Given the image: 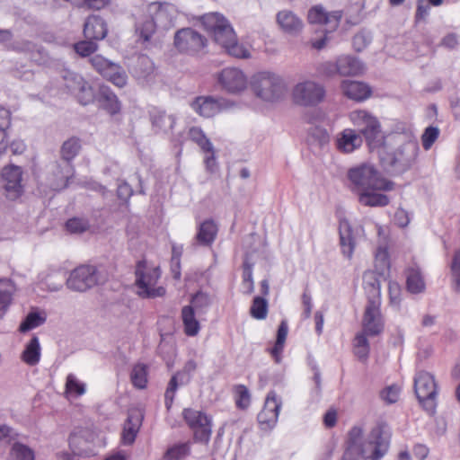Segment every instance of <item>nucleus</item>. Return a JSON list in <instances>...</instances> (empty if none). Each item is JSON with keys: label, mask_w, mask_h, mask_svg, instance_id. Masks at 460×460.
Here are the masks:
<instances>
[{"label": "nucleus", "mask_w": 460, "mask_h": 460, "mask_svg": "<svg viewBox=\"0 0 460 460\" xmlns=\"http://www.w3.org/2000/svg\"><path fill=\"white\" fill-rule=\"evenodd\" d=\"M22 169L19 166H5L2 171V178L4 181V188L6 196L10 199L19 198L22 193Z\"/></svg>", "instance_id": "6ab92c4d"}, {"label": "nucleus", "mask_w": 460, "mask_h": 460, "mask_svg": "<svg viewBox=\"0 0 460 460\" xmlns=\"http://www.w3.org/2000/svg\"><path fill=\"white\" fill-rule=\"evenodd\" d=\"M107 24L99 15L89 16L84 26V34L87 40H100L106 37Z\"/></svg>", "instance_id": "bb28decb"}, {"label": "nucleus", "mask_w": 460, "mask_h": 460, "mask_svg": "<svg viewBox=\"0 0 460 460\" xmlns=\"http://www.w3.org/2000/svg\"><path fill=\"white\" fill-rule=\"evenodd\" d=\"M90 62L92 66L96 69L98 73L102 75L104 70L107 68L109 64L111 63L110 60L106 59L104 57L101 55H95L93 58H91Z\"/></svg>", "instance_id": "0e129e2a"}, {"label": "nucleus", "mask_w": 460, "mask_h": 460, "mask_svg": "<svg viewBox=\"0 0 460 460\" xmlns=\"http://www.w3.org/2000/svg\"><path fill=\"white\" fill-rule=\"evenodd\" d=\"M188 137L197 144L202 152L213 151V145L203 130L199 127H190L187 132Z\"/></svg>", "instance_id": "ea45409f"}, {"label": "nucleus", "mask_w": 460, "mask_h": 460, "mask_svg": "<svg viewBox=\"0 0 460 460\" xmlns=\"http://www.w3.org/2000/svg\"><path fill=\"white\" fill-rule=\"evenodd\" d=\"M319 71L322 75L326 76H333L337 74L340 75L338 59L336 60V62L327 61L321 64Z\"/></svg>", "instance_id": "680f3d73"}, {"label": "nucleus", "mask_w": 460, "mask_h": 460, "mask_svg": "<svg viewBox=\"0 0 460 460\" xmlns=\"http://www.w3.org/2000/svg\"><path fill=\"white\" fill-rule=\"evenodd\" d=\"M235 404L237 408L245 410L249 407L251 402V395L247 387L243 385L235 386Z\"/></svg>", "instance_id": "864d4df0"}, {"label": "nucleus", "mask_w": 460, "mask_h": 460, "mask_svg": "<svg viewBox=\"0 0 460 460\" xmlns=\"http://www.w3.org/2000/svg\"><path fill=\"white\" fill-rule=\"evenodd\" d=\"M356 232L347 219L340 221V244L342 254L350 259L356 247Z\"/></svg>", "instance_id": "4be33fe9"}, {"label": "nucleus", "mask_w": 460, "mask_h": 460, "mask_svg": "<svg viewBox=\"0 0 460 460\" xmlns=\"http://www.w3.org/2000/svg\"><path fill=\"white\" fill-rule=\"evenodd\" d=\"M211 304V298L208 294L204 292L196 293L191 298V306L198 310H203Z\"/></svg>", "instance_id": "bf43d9fd"}, {"label": "nucleus", "mask_w": 460, "mask_h": 460, "mask_svg": "<svg viewBox=\"0 0 460 460\" xmlns=\"http://www.w3.org/2000/svg\"><path fill=\"white\" fill-rule=\"evenodd\" d=\"M183 419L188 426L193 430L194 440L208 444L212 433V420L206 413L194 409H184Z\"/></svg>", "instance_id": "ddd939ff"}, {"label": "nucleus", "mask_w": 460, "mask_h": 460, "mask_svg": "<svg viewBox=\"0 0 460 460\" xmlns=\"http://www.w3.org/2000/svg\"><path fill=\"white\" fill-rule=\"evenodd\" d=\"M101 281L100 273L94 265H80L73 270L66 279L69 289L77 292H85L95 287Z\"/></svg>", "instance_id": "f8f14e48"}, {"label": "nucleus", "mask_w": 460, "mask_h": 460, "mask_svg": "<svg viewBox=\"0 0 460 460\" xmlns=\"http://www.w3.org/2000/svg\"><path fill=\"white\" fill-rule=\"evenodd\" d=\"M243 293L251 295L254 291V283L252 279V265L247 261L243 262V280H242Z\"/></svg>", "instance_id": "8fccbe9b"}, {"label": "nucleus", "mask_w": 460, "mask_h": 460, "mask_svg": "<svg viewBox=\"0 0 460 460\" xmlns=\"http://www.w3.org/2000/svg\"><path fill=\"white\" fill-rule=\"evenodd\" d=\"M280 407L281 401L278 399L276 393L274 391L269 392L263 409L258 414V422L262 429H271L275 427Z\"/></svg>", "instance_id": "dca6fc26"}, {"label": "nucleus", "mask_w": 460, "mask_h": 460, "mask_svg": "<svg viewBox=\"0 0 460 460\" xmlns=\"http://www.w3.org/2000/svg\"><path fill=\"white\" fill-rule=\"evenodd\" d=\"M13 282L8 279H0V319L7 313L15 293Z\"/></svg>", "instance_id": "473e14b6"}, {"label": "nucleus", "mask_w": 460, "mask_h": 460, "mask_svg": "<svg viewBox=\"0 0 460 460\" xmlns=\"http://www.w3.org/2000/svg\"><path fill=\"white\" fill-rule=\"evenodd\" d=\"M205 42L204 37L191 28L181 29L174 36V45L181 52L199 51L203 49Z\"/></svg>", "instance_id": "f3484780"}, {"label": "nucleus", "mask_w": 460, "mask_h": 460, "mask_svg": "<svg viewBox=\"0 0 460 460\" xmlns=\"http://www.w3.org/2000/svg\"><path fill=\"white\" fill-rule=\"evenodd\" d=\"M84 393L85 384L80 382L75 375L69 374L66 381V394L78 397Z\"/></svg>", "instance_id": "09e8293b"}, {"label": "nucleus", "mask_w": 460, "mask_h": 460, "mask_svg": "<svg viewBox=\"0 0 460 460\" xmlns=\"http://www.w3.org/2000/svg\"><path fill=\"white\" fill-rule=\"evenodd\" d=\"M41 349L39 338L33 336L26 344L24 350L22 353V360L29 366H36L40 359Z\"/></svg>", "instance_id": "f704fd0d"}, {"label": "nucleus", "mask_w": 460, "mask_h": 460, "mask_svg": "<svg viewBox=\"0 0 460 460\" xmlns=\"http://www.w3.org/2000/svg\"><path fill=\"white\" fill-rule=\"evenodd\" d=\"M181 319L186 335L196 336L199 332L200 326L199 321L195 317V313L191 305H185L182 307Z\"/></svg>", "instance_id": "58836bf2"}, {"label": "nucleus", "mask_w": 460, "mask_h": 460, "mask_svg": "<svg viewBox=\"0 0 460 460\" xmlns=\"http://www.w3.org/2000/svg\"><path fill=\"white\" fill-rule=\"evenodd\" d=\"M340 75L353 76L361 74L364 71V66L356 58L350 56L340 57L338 58Z\"/></svg>", "instance_id": "72a5a7b5"}, {"label": "nucleus", "mask_w": 460, "mask_h": 460, "mask_svg": "<svg viewBox=\"0 0 460 460\" xmlns=\"http://www.w3.org/2000/svg\"><path fill=\"white\" fill-rule=\"evenodd\" d=\"M10 456L13 460H35V452L25 444L14 442L10 449Z\"/></svg>", "instance_id": "79ce46f5"}, {"label": "nucleus", "mask_w": 460, "mask_h": 460, "mask_svg": "<svg viewBox=\"0 0 460 460\" xmlns=\"http://www.w3.org/2000/svg\"><path fill=\"white\" fill-rule=\"evenodd\" d=\"M217 232L218 226L213 219L204 220L198 226L192 245L211 246L217 238Z\"/></svg>", "instance_id": "5701e85b"}, {"label": "nucleus", "mask_w": 460, "mask_h": 460, "mask_svg": "<svg viewBox=\"0 0 460 460\" xmlns=\"http://www.w3.org/2000/svg\"><path fill=\"white\" fill-rule=\"evenodd\" d=\"M394 222L400 227H405L410 223L409 214L403 208H398L394 213Z\"/></svg>", "instance_id": "774afa93"}, {"label": "nucleus", "mask_w": 460, "mask_h": 460, "mask_svg": "<svg viewBox=\"0 0 460 460\" xmlns=\"http://www.w3.org/2000/svg\"><path fill=\"white\" fill-rule=\"evenodd\" d=\"M406 288L411 294H420L424 292L426 285L418 268H409L406 270Z\"/></svg>", "instance_id": "e433bc0d"}, {"label": "nucleus", "mask_w": 460, "mask_h": 460, "mask_svg": "<svg viewBox=\"0 0 460 460\" xmlns=\"http://www.w3.org/2000/svg\"><path fill=\"white\" fill-rule=\"evenodd\" d=\"M190 105L198 114L205 118L214 117L230 106L225 99H216L211 96H199Z\"/></svg>", "instance_id": "a211bd4d"}, {"label": "nucleus", "mask_w": 460, "mask_h": 460, "mask_svg": "<svg viewBox=\"0 0 460 460\" xmlns=\"http://www.w3.org/2000/svg\"><path fill=\"white\" fill-rule=\"evenodd\" d=\"M65 86L74 94L81 86L84 85L86 81L78 74L73 72H66L63 75Z\"/></svg>", "instance_id": "3c124183"}, {"label": "nucleus", "mask_w": 460, "mask_h": 460, "mask_svg": "<svg viewBox=\"0 0 460 460\" xmlns=\"http://www.w3.org/2000/svg\"><path fill=\"white\" fill-rule=\"evenodd\" d=\"M74 94L77 97L79 102L83 105L91 103L94 99L93 90L87 82Z\"/></svg>", "instance_id": "6e6d98bb"}, {"label": "nucleus", "mask_w": 460, "mask_h": 460, "mask_svg": "<svg viewBox=\"0 0 460 460\" xmlns=\"http://www.w3.org/2000/svg\"><path fill=\"white\" fill-rule=\"evenodd\" d=\"M348 179L351 190L357 195L370 188L383 189L385 191L394 190V183L382 176L381 172L370 164H362L350 168Z\"/></svg>", "instance_id": "39448f33"}, {"label": "nucleus", "mask_w": 460, "mask_h": 460, "mask_svg": "<svg viewBox=\"0 0 460 460\" xmlns=\"http://www.w3.org/2000/svg\"><path fill=\"white\" fill-rule=\"evenodd\" d=\"M46 322V317L37 312H31L25 317L24 321L21 323L19 330L22 332H26L36 327L42 325Z\"/></svg>", "instance_id": "de8ad7c7"}, {"label": "nucleus", "mask_w": 460, "mask_h": 460, "mask_svg": "<svg viewBox=\"0 0 460 460\" xmlns=\"http://www.w3.org/2000/svg\"><path fill=\"white\" fill-rule=\"evenodd\" d=\"M383 189L370 188L358 194V202L365 207H385L389 204L390 199L387 195L382 194Z\"/></svg>", "instance_id": "c85d7f7f"}, {"label": "nucleus", "mask_w": 460, "mask_h": 460, "mask_svg": "<svg viewBox=\"0 0 460 460\" xmlns=\"http://www.w3.org/2000/svg\"><path fill=\"white\" fill-rule=\"evenodd\" d=\"M400 387L395 385L385 387L380 394L382 400L391 404L398 401L400 395Z\"/></svg>", "instance_id": "13d9d810"}, {"label": "nucleus", "mask_w": 460, "mask_h": 460, "mask_svg": "<svg viewBox=\"0 0 460 460\" xmlns=\"http://www.w3.org/2000/svg\"><path fill=\"white\" fill-rule=\"evenodd\" d=\"M135 275V284L139 296L155 298L165 294V289L163 287H156L161 276L159 267L149 266L146 261H140L136 266Z\"/></svg>", "instance_id": "0eeeda50"}, {"label": "nucleus", "mask_w": 460, "mask_h": 460, "mask_svg": "<svg viewBox=\"0 0 460 460\" xmlns=\"http://www.w3.org/2000/svg\"><path fill=\"white\" fill-rule=\"evenodd\" d=\"M66 230L71 234H82L90 227V223L84 217H73L66 223Z\"/></svg>", "instance_id": "603ef678"}, {"label": "nucleus", "mask_w": 460, "mask_h": 460, "mask_svg": "<svg viewBox=\"0 0 460 460\" xmlns=\"http://www.w3.org/2000/svg\"><path fill=\"white\" fill-rule=\"evenodd\" d=\"M132 194L133 190L129 184L125 181L118 184L117 196L119 199L128 202Z\"/></svg>", "instance_id": "69168bd1"}, {"label": "nucleus", "mask_w": 460, "mask_h": 460, "mask_svg": "<svg viewBox=\"0 0 460 460\" xmlns=\"http://www.w3.org/2000/svg\"><path fill=\"white\" fill-rule=\"evenodd\" d=\"M80 149L81 143L76 137H71L63 143L60 153L64 162L58 165V182L54 185L55 189H64L67 186L68 180L74 175V168L70 161L78 155Z\"/></svg>", "instance_id": "9b49d317"}, {"label": "nucleus", "mask_w": 460, "mask_h": 460, "mask_svg": "<svg viewBox=\"0 0 460 460\" xmlns=\"http://www.w3.org/2000/svg\"><path fill=\"white\" fill-rule=\"evenodd\" d=\"M363 429L353 427L349 432L348 447L341 460H380L388 452L390 438L380 426L372 429L365 441Z\"/></svg>", "instance_id": "f257e3e1"}, {"label": "nucleus", "mask_w": 460, "mask_h": 460, "mask_svg": "<svg viewBox=\"0 0 460 460\" xmlns=\"http://www.w3.org/2000/svg\"><path fill=\"white\" fill-rule=\"evenodd\" d=\"M341 15L338 13H329L321 5L313 6L308 12V21L310 23H319L329 25L331 30H334L340 23Z\"/></svg>", "instance_id": "a878e982"}, {"label": "nucleus", "mask_w": 460, "mask_h": 460, "mask_svg": "<svg viewBox=\"0 0 460 460\" xmlns=\"http://www.w3.org/2000/svg\"><path fill=\"white\" fill-rule=\"evenodd\" d=\"M387 146L394 149L387 153L384 162L394 173L402 174L416 163L420 146L414 133L406 131L402 135L389 137Z\"/></svg>", "instance_id": "f03ea898"}, {"label": "nucleus", "mask_w": 460, "mask_h": 460, "mask_svg": "<svg viewBox=\"0 0 460 460\" xmlns=\"http://www.w3.org/2000/svg\"><path fill=\"white\" fill-rule=\"evenodd\" d=\"M352 124L357 127L371 149L385 145V137L381 132V124L377 118L365 110H357L349 113Z\"/></svg>", "instance_id": "6e6552de"}, {"label": "nucleus", "mask_w": 460, "mask_h": 460, "mask_svg": "<svg viewBox=\"0 0 460 460\" xmlns=\"http://www.w3.org/2000/svg\"><path fill=\"white\" fill-rule=\"evenodd\" d=\"M277 22L281 29L290 34H296L302 30V21L291 11H280L277 14Z\"/></svg>", "instance_id": "c756f323"}, {"label": "nucleus", "mask_w": 460, "mask_h": 460, "mask_svg": "<svg viewBox=\"0 0 460 460\" xmlns=\"http://www.w3.org/2000/svg\"><path fill=\"white\" fill-rule=\"evenodd\" d=\"M367 335L363 332L357 334L353 344L355 356L362 361H365L369 354V343Z\"/></svg>", "instance_id": "c03bdc74"}, {"label": "nucleus", "mask_w": 460, "mask_h": 460, "mask_svg": "<svg viewBox=\"0 0 460 460\" xmlns=\"http://www.w3.org/2000/svg\"><path fill=\"white\" fill-rule=\"evenodd\" d=\"M127 74L125 70L119 66V70H116L114 74L111 77H109V81H111L113 84L118 87H123L127 84Z\"/></svg>", "instance_id": "338daca9"}, {"label": "nucleus", "mask_w": 460, "mask_h": 460, "mask_svg": "<svg viewBox=\"0 0 460 460\" xmlns=\"http://www.w3.org/2000/svg\"><path fill=\"white\" fill-rule=\"evenodd\" d=\"M176 18V9L170 4L151 3L146 13L137 19L136 33L143 41H149L156 28L167 30L173 25Z\"/></svg>", "instance_id": "20e7f679"}, {"label": "nucleus", "mask_w": 460, "mask_h": 460, "mask_svg": "<svg viewBox=\"0 0 460 460\" xmlns=\"http://www.w3.org/2000/svg\"><path fill=\"white\" fill-rule=\"evenodd\" d=\"M381 302L368 301L362 320V332L369 336L379 335L384 330V320L380 312Z\"/></svg>", "instance_id": "2eb2a0df"}, {"label": "nucleus", "mask_w": 460, "mask_h": 460, "mask_svg": "<svg viewBox=\"0 0 460 460\" xmlns=\"http://www.w3.org/2000/svg\"><path fill=\"white\" fill-rule=\"evenodd\" d=\"M439 136V129L437 127H428L421 135V143L425 150H429Z\"/></svg>", "instance_id": "5fc2aeb1"}, {"label": "nucleus", "mask_w": 460, "mask_h": 460, "mask_svg": "<svg viewBox=\"0 0 460 460\" xmlns=\"http://www.w3.org/2000/svg\"><path fill=\"white\" fill-rule=\"evenodd\" d=\"M250 84L253 93L264 102H279L287 93V84L282 76L271 71L255 73Z\"/></svg>", "instance_id": "423d86ee"}, {"label": "nucleus", "mask_w": 460, "mask_h": 460, "mask_svg": "<svg viewBox=\"0 0 460 460\" xmlns=\"http://www.w3.org/2000/svg\"><path fill=\"white\" fill-rule=\"evenodd\" d=\"M130 379L135 387L145 388L147 384V367L142 363L136 364L132 368Z\"/></svg>", "instance_id": "37998d69"}, {"label": "nucleus", "mask_w": 460, "mask_h": 460, "mask_svg": "<svg viewBox=\"0 0 460 460\" xmlns=\"http://www.w3.org/2000/svg\"><path fill=\"white\" fill-rule=\"evenodd\" d=\"M380 276L377 271L367 270L363 274V287L368 301L381 302Z\"/></svg>", "instance_id": "cd10ccee"}, {"label": "nucleus", "mask_w": 460, "mask_h": 460, "mask_svg": "<svg viewBox=\"0 0 460 460\" xmlns=\"http://www.w3.org/2000/svg\"><path fill=\"white\" fill-rule=\"evenodd\" d=\"M416 396L423 409L432 415L436 411L438 385L433 375L427 371H419L414 377Z\"/></svg>", "instance_id": "9d476101"}, {"label": "nucleus", "mask_w": 460, "mask_h": 460, "mask_svg": "<svg viewBox=\"0 0 460 460\" xmlns=\"http://www.w3.org/2000/svg\"><path fill=\"white\" fill-rule=\"evenodd\" d=\"M197 369V363L193 359L188 360L181 372H177L170 379L166 391L164 393V402L167 409H170L174 399L175 393L178 389V378H181L184 374L188 375L185 382L181 380V384L188 383L190 380L191 374Z\"/></svg>", "instance_id": "aec40b11"}, {"label": "nucleus", "mask_w": 460, "mask_h": 460, "mask_svg": "<svg viewBox=\"0 0 460 460\" xmlns=\"http://www.w3.org/2000/svg\"><path fill=\"white\" fill-rule=\"evenodd\" d=\"M190 454V443H178L168 447L164 456V460H183Z\"/></svg>", "instance_id": "a19ab883"}, {"label": "nucleus", "mask_w": 460, "mask_h": 460, "mask_svg": "<svg viewBox=\"0 0 460 460\" xmlns=\"http://www.w3.org/2000/svg\"><path fill=\"white\" fill-rule=\"evenodd\" d=\"M451 271L454 282V288L456 291L460 292V252H456L454 255Z\"/></svg>", "instance_id": "052dcab7"}, {"label": "nucleus", "mask_w": 460, "mask_h": 460, "mask_svg": "<svg viewBox=\"0 0 460 460\" xmlns=\"http://www.w3.org/2000/svg\"><path fill=\"white\" fill-rule=\"evenodd\" d=\"M140 424L141 419L138 414L128 415L121 435L123 444L131 445L135 441Z\"/></svg>", "instance_id": "4c0bfd02"}, {"label": "nucleus", "mask_w": 460, "mask_h": 460, "mask_svg": "<svg viewBox=\"0 0 460 460\" xmlns=\"http://www.w3.org/2000/svg\"><path fill=\"white\" fill-rule=\"evenodd\" d=\"M134 76L141 83H149L155 77V68L152 59L146 55L137 57L132 68Z\"/></svg>", "instance_id": "393cba45"}, {"label": "nucleus", "mask_w": 460, "mask_h": 460, "mask_svg": "<svg viewBox=\"0 0 460 460\" xmlns=\"http://www.w3.org/2000/svg\"><path fill=\"white\" fill-rule=\"evenodd\" d=\"M205 29L212 33L215 41L226 52L235 58H247L249 50L237 42L235 32L225 16L219 13H210L201 17Z\"/></svg>", "instance_id": "7ed1b4c3"}, {"label": "nucleus", "mask_w": 460, "mask_h": 460, "mask_svg": "<svg viewBox=\"0 0 460 460\" xmlns=\"http://www.w3.org/2000/svg\"><path fill=\"white\" fill-rule=\"evenodd\" d=\"M98 102L111 115L118 113L120 110V103L116 94L106 85L100 86Z\"/></svg>", "instance_id": "7c9ffc66"}, {"label": "nucleus", "mask_w": 460, "mask_h": 460, "mask_svg": "<svg viewBox=\"0 0 460 460\" xmlns=\"http://www.w3.org/2000/svg\"><path fill=\"white\" fill-rule=\"evenodd\" d=\"M307 143L314 147L323 148L330 142L328 131L320 126H311L307 130Z\"/></svg>", "instance_id": "c9c22d12"}, {"label": "nucleus", "mask_w": 460, "mask_h": 460, "mask_svg": "<svg viewBox=\"0 0 460 460\" xmlns=\"http://www.w3.org/2000/svg\"><path fill=\"white\" fill-rule=\"evenodd\" d=\"M250 314L257 320H263L268 314V302L265 298L255 296L250 308Z\"/></svg>", "instance_id": "49530a36"}, {"label": "nucleus", "mask_w": 460, "mask_h": 460, "mask_svg": "<svg viewBox=\"0 0 460 460\" xmlns=\"http://www.w3.org/2000/svg\"><path fill=\"white\" fill-rule=\"evenodd\" d=\"M151 122L155 132L167 133L172 129L175 118L164 111L153 110L150 113Z\"/></svg>", "instance_id": "2f4dec72"}, {"label": "nucleus", "mask_w": 460, "mask_h": 460, "mask_svg": "<svg viewBox=\"0 0 460 460\" xmlns=\"http://www.w3.org/2000/svg\"><path fill=\"white\" fill-rule=\"evenodd\" d=\"M217 83L224 91L235 94L246 89L248 80L241 69L226 67L217 75Z\"/></svg>", "instance_id": "4468645a"}, {"label": "nucleus", "mask_w": 460, "mask_h": 460, "mask_svg": "<svg viewBox=\"0 0 460 460\" xmlns=\"http://www.w3.org/2000/svg\"><path fill=\"white\" fill-rule=\"evenodd\" d=\"M324 86L314 80L305 79L296 83L291 92L295 104L301 107H314L325 98Z\"/></svg>", "instance_id": "1a4fd4ad"}, {"label": "nucleus", "mask_w": 460, "mask_h": 460, "mask_svg": "<svg viewBox=\"0 0 460 460\" xmlns=\"http://www.w3.org/2000/svg\"><path fill=\"white\" fill-rule=\"evenodd\" d=\"M341 87L346 97L356 102H363L371 95L369 86L358 81L343 80Z\"/></svg>", "instance_id": "b1692460"}, {"label": "nucleus", "mask_w": 460, "mask_h": 460, "mask_svg": "<svg viewBox=\"0 0 460 460\" xmlns=\"http://www.w3.org/2000/svg\"><path fill=\"white\" fill-rule=\"evenodd\" d=\"M375 269L380 276H385L390 269L388 252L385 248H378L375 256Z\"/></svg>", "instance_id": "a18cd8bd"}, {"label": "nucleus", "mask_w": 460, "mask_h": 460, "mask_svg": "<svg viewBox=\"0 0 460 460\" xmlns=\"http://www.w3.org/2000/svg\"><path fill=\"white\" fill-rule=\"evenodd\" d=\"M363 143L360 134L355 129L345 128L336 137V148L343 154H349L359 148Z\"/></svg>", "instance_id": "412c9836"}, {"label": "nucleus", "mask_w": 460, "mask_h": 460, "mask_svg": "<svg viewBox=\"0 0 460 460\" xmlns=\"http://www.w3.org/2000/svg\"><path fill=\"white\" fill-rule=\"evenodd\" d=\"M17 437L18 434L12 427L7 425H0V441L10 443L11 441L16 439Z\"/></svg>", "instance_id": "e2e57ef3"}, {"label": "nucleus", "mask_w": 460, "mask_h": 460, "mask_svg": "<svg viewBox=\"0 0 460 460\" xmlns=\"http://www.w3.org/2000/svg\"><path fill=\"white\" fill-rule=\"evenodd\" d=\"M93 40H87L75 43L74 46L75 52L82 57H87L95 52L97 44Z\"/></svg>", "instance_id": "4d7b16f0"}]
</instances>
